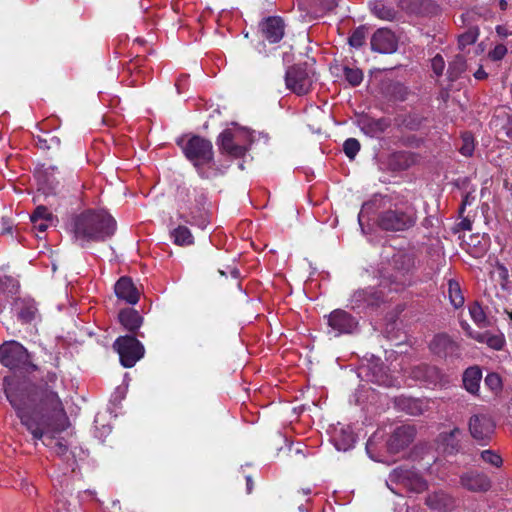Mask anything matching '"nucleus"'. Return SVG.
I'll use <instances>...</instances> for the list:
<instances>
[{"instance_id":"f257e3e1","label":"nucleus","mask_w":512,"mask_h":512,"mask_svg":"<svg viewBox=\"0 0 512 512\" xmlns=\"http://www.w3.org/2000/svg\"><path fill=\"white\" fill-rule=\"evenodd\" d=\"M4 391L33 439L41 440L45 446L53 448L58 456H66L68 445L57 436L70 426V422L58 394L45 388L37 391L35 398L30 399L7 377L4 378Z\"/></svg>"},{"instance_id":"f03ea898","label":"nucleus","mask_w":512,"mask_h":512,"mask_svg":"<svg viewBox=\"0 0 512 512\" xmlns=\"http://www.w3.org/2000/svg\"><path fill=\"white\" fill-rule=\"evenodd\" d=\"M68 230L72 240L84 247L87 243L105 241L114 235L116 221L104 210H87L71 219Z\"/></svg>"},{"instance_id":"7ed1b4c3","label":"nucleus","mask_w":512,"mask_h":512,"mask_svg":"<svg viewBox=\"0 0 512 512\" xmlns=\"http://www.w3.org/2000/svg\"><path fill=\"white\" fill-rule=\"evenodd\" d=\"M417 220L418 213L414 205L408 202L392 203L383 198L376 225L383 231L404 232L414 227Z\"/></svg>"},{"instance_id":"20e7f679","label":"nucleus","mask_w":512,"mask_h":512,"mask_svg":"<svg viewBox=\"0 0 512 512\" xmlns=\"http://www.w3.org/2000/svg\"><path fill=\"white\" fill-rule=\"evenodd\" d=\"M251 143V132L247 128L236 124L225 129L217 139L220 151L235 158L243 156Z\"/></svg>"},{"instance_id":"39448f33","label":"nucleus","mask_w":512,"mask_h":512,"mask_svg":"<svg viewBox=\"0 0 512 512\" xmlns=\"http://www.w3.org/2000/svg\"><path fill=\"white\" fill-rule=\"evenodd\" d=\"M177 143L181 146L186 158L196 167L200 176L208 177V175L202 171V168L213 162L214 153L212 143L200 136H192L186 142L181 140Z\"/></svg>"},{"instance_id":"423d86ee","label":"nucleus","mask_w":512,"mask_h":512,"mask_svg":"<svg viewBox=\"0 0 512 512\" xmlns=\"http://www.w3.org/2000/svg\"><path fill=\"white\" fill-rule=\"evenodd\" d=\"M391 265L394 273L387 277L385 284L389 281L390 291H399L403 289L408 283V274L414 267V259L412 255L405 252H397L392 258Z\"/></svg>"},{"instance_id":"0eeeda50","label":"nucleus","mask_w":512,"mask_h":512,"mask_svg":"<svg viewBox=\"0 0 512 512\" xmlns=\"http://www.w3.org/2000/svg\"><path fill=\"white\" fill-rule=\"evenodd\" d=\"M113 347L119 354L120 363L126 368L133 367L144 356L145 352L142 343L130 335L118 337Z\"/></svg>"},{"instance_id":"6e6552de","label":"nucleus","mask_w":512,"mask_h":512,"mask_svg":"<svg viewBox=\"0 0 512 512\" xmlns=\"http://www.w3.org/2000/svg\"><path fill=\"white\" fill-rule=\"evenodd\" d=\"M388 487L394 493H399L394 487L390 485H399L412 492H422L426 489V482L414 470L398 467L395 468L386 481Z\"/></svg>"},{"instance_id":"1a4fd4ad","label":"nucleus","mask_w":512,"mask_h":512,"mask_svg":"<svg viewBox=\"0 0 512 512\" xmlns=\"http://www.w3.org/2000/svg\"><path fill=\"white\" fill-rule=\"evenodd\" d=\"M328 334L339 337L352 334L358 329V320L342 309H335L327 316Z\"/></svg>"},{"instance_id":"9d476101","label":"nucleus","mask_w":512,"mask_h":512,"mask_svg":"<svg viewBox=\"0 0 512 512\" xmlns=\"http://www.w3.org/2000/svg\"><path fill=\"white\" fill-rule=\"evenodd\" d=\"M286 87L297 95L307 94L313 84V75L306 67L294 65L287 69L285 74Z\"/></svg>"},{"instance_id":"9b49d317","label":"nucleus","mask_w":512,"mask_h":512,"mask_svg":"<svg viewBox=\"0 0 512 512\" xmlns=\"http://www.w3.org/2000/svg\"><path fill=\"white\" fill-rule=\"evenodd\" d=\"M27 350L16 341L0 345V363L9 369L24 367L29 362Z\"/></svg>"},{"instance_id":"f8f14e48","label":"nucleus","mask_w":512,"mask_h":512,"mask_svg":"<svg viewBox=\"0 0 512 512\" xmlns=\"http://www.w3.org/2000/svg\"><path fill=\"white\" fill-rule=\"evenodd\" d=\"M387 285L381 282L380 289L367 288L356 291L351 299L352 307L354 309H364L366 307L378 306L384 299V289Z\"/></svg>"},{"instance_id":"ddd939ff","label":"nucleus","mask_w":512,"mask_h":512,"mask_svg":"<svg viewBox=\"0 0 512 512\" xmlns=\"http://www.w3.org/2000/svg\"><path fill=\"white\" fill-rule=\"evenodd\" d=\"M494 428L492 419L487 415H473L469 420L471 436L483 444L491 438Z\"/></svg>"},{"instance_id":"4468645a","label":"nucleus","mask_w":512,"mask_h":512,"mask_svg":"<svg viewBox=\"0 0 512 512\" xmlns=\"http://www.w3.org/2000/svg\"><path fill=\"white\" fill-rule=\"evenodd\" d=\"M14 311L17 318L22 323H31L40 320L41 315L39 312L37 302L31 297H20L14 301Z\"/></svg>"},{"instance_id":"2eb2a0df","label":"nucleus","mask_w":512,"mask_h":512,"mask_svg":"<svg viewBox=\"0 0 512 512\" xmlns=\"http://www.w3.org/2000/svg\"><path fill=\"white\" fill-rule=\"evenodd\" d=\"M371 49L378 53L390 54L397 49V39L388 29H378L371 38Z\"/></svg>"},{"instance_id":"dca6fc26","label":"nucleus","mask_w":512,"mask_h":512,"mask_svg":"<svg viewBox=\"0 0 512 512\" xmlns=\"http://www.w3.org/2000/svg\"><path fill=\"white\" fill-rule=\"evenodd\" d=\"M415 437V428L410 425L397 427L388 441V448L391 452L397 453L407 447Z\"/></svg>"},{"instance_id":"f3484780","label":"nucleus","mask_w":512,"mask_h":512,"mask_svg":"<svg viewBox=\"0 0 512 512\" xmlns=\"http://www.w3.org/2000/svg\"><path fill=\"white\" fill-rule=\"evenodd\" d=\"M461 486L472 492H486L491 487L490 479L477 471H469L461 475Z\"/></svg>"},{"instance_id":"a211bd4d","label":"nucleus","mask_w":512,"mask_h":512,"mask_svg":"<svg viewBox=\"0 0 512 512\" xmlns=\"http://www.w3.org/2000/svg\"><path fill=\"white\" fill-rule=\"evenodd\" d=\"M358 126L369 137H377L386 131L390 126V121L387 118L375 119L369 116H362L358 119Z\"/></svg>"},{"instance_id":"6ab92c4d","label":"nucleus","mask_w":512,"mask_h":512,"mask_svg":"<svg viewBox=\"0 0 512 512\" xmlns=\"http://www.w3.org/2000/svg\"><path fill=\"white\" fill-rule=\"evenodd\" d=\"M114 289L116 296L128 304L135 305L139 300V291L129 277H121Z\"/></svg>"},{"instance_id":"aec40b11","label":"nucleus","mask_w":512,"mask_h":512,"mask_svg":"<svg viewBox=\"0 0 512 512\" xmlns=\"http://www.w3.org/2000/svg\"><path fill=\"white\" fill-rule=\"evenodd\" d=\"M261 31L266 40L277 43L284 36V23L279 17H269L262 22Z\"/></svg>"},{"instance_id":"412c9836","label":"nucleus","mask_w":512,"mask_h":512,"mask_svg":"<svg viewBox=\"0 0 512 512\" xmlns=\"http://www.w3.org/2000/svg\"><path fill=\"white\" fill-rule=\"evenodd\" d=\"M462 328L467 332L469 337L475 339L479 343H486L489 347L500 350L504 344L502 335L491 334L489 332H475L471 329L467 322H461Z\"/></svg>"},{"instance_id":"4be33fe9","label":"nucleus","mask_w":512,"mask_h":512,"mask_svg":"<svg viewBox=\"0 0 512 512\" xmlns=\"http://www.w3.org/2000/svg\"><path fill=\"white\" fill-rule=\"evenodd\" d=\"M431 350L440 356H452L458 352V345L446 334L436 335L430 343Z\"/></svg>"},{"instance_id":"5701e85b","label":"nucleus","mask_w":512,"mask_h":512,"mask_svg":"<svg viewBox=\"0 0 512 512\" xmlns=\"http://www.w3.org/2000/svg\"><path fill=\"white\" fill-rule=\"evenodd\" d=\"M426 504L433 510L447 512L453 509V498L443 491L430 494L426 499Z\"/></svg>"},{"instance_id":"b1692460","label":"nucleus","mask_w":512,"mask_h":512,"mask_svg":"<svg viewBox=\"0 0 512 512\" xmlns=\"http://www.w3.org/2000/svg\"><path fill=\"white\" fill-rule=\"evenodd\" d=\"M118 318L122 326L131 332L138 330L143 322V318L138 311L132 308L121 310Z\"/></svg>"},{"instance_id":"393cba45","label":"nucleus","mask_w":512,"mask_h":512,"mask_svg":"<svg viewBox=\"0 0 512 512\" xmlns=\"http://www.w3.org/2000/svg\"><path fill=\"white\" fill-rule=\"evenodd\" d=\"M481 378L482 373L478 367H470L466 369L463 375V384L465 389L472 394H476L480 387Z\"/></svg>"},{"instance_id":"a878e982","label":"nucleus","mask_w":512,"mask_h":512,"mask_svg":"<svg viewBox=\"0 0 512 512\" xmlns=\"http://www.w3.org/2000/svg\"><path fill=\"white\" fill-rule=\"evenodd\" d=\"M174 244L178 246H189L194 243V237L186 226H178L170 232Z\"/></svg>"},{"instance_id":"bb28decb","label":"nucleus","mask_w":512,"mask_h":512,"mask_svg":"<svg viewBox=\"0 0 512 512\" xmlns=\"http://www.w3.org/2000/svg\"><path fill=\"white\" fill-rule=\"evenodd\" d=\"M370 8L372 12L382 20H392L395 18L396 11L393 7L387 6L384 0L370 1Z\"/></svg>"},{"instance_id":"cd10ccee","label":"nucleus","mask_w":512,"mask_h":512,"mask_svg":"<svg viewBox=\"0 0 512 512\" xmlns=\"http://www.w3.org/2000/svg\"><path fill=\"white\" fill-rule=\"evenodd\" d=\"M341 434L334 438L335 447L339 451H347L355 444V436L349 429H342Z\"/></svg>"},{"instance_id":"c85d7f7f","label":"nucleus","mask_w":512,"mask_h":512,"mask_svg":"<svg viewBox=\"0 0 512 512\" xmlns=\"http://www.w3.org/2000/svg\"><path fill=\"white\" fill-rule=\"evenodd\" d=\"M469 314L477 326L485 328L490 325V322L479 303L474 302L469 306Z\"/></svg>"},{"instance_id":"c756f323","label":"nucleus","mask_w":512,"mask_h":512,"mask_svg":"<svg viewBox=\"0 0 512 512\" xmlns=\"http://www.w3.org/2000/svg\"><path fill=\"white\" fill-rule=\"evenodd\" d=\"M466 60L462 55H456L449 63L448 75L451 80L458 79L460 75L466 70Z\"/></svg>"},{"instance_id":"7c9ffc66","label":"nucleus","mask_w":512,"mask_h":512,"mask_svg":"<svg viewBox=\"0 0 512 512\" xmlns=\"http://www.w3.org/2000/svg\"><path fill=\"white\" fill-rule=\"evenodd\" d=\"M448 296L451 304L455 308H459L464 304V297L462 295L460 285L455 280L448 281Z\"/></svg>"},{"instance_id":"2f4dec72","label":"nucleus","mask_w":512,"mask_h":512,"mask_svg":"<svg viewBox=\"0 0 512 512\" xmlns=\"http://www.w3.org/2000/svg\"><path fill=\"white\" fill-rule=\"evenodd\" d=\"M343 74L345 80L352 86H358L363 81V72L359 68L345 66Z\"/></svg>"},{"instance_id":"473e14b6","label":"nucleus","mask_w":512,"mask_h":512,"mask_svg":"<svg viewBox=\"0 0 512 512\" xmlns=\"http://www.w3.org/2000/svg\"><path fill=\"white\" fill-rule=\"evenodd\" d=\"M479 36V30L476 27L468 29L466 32L461 34L458 38V44L461 49L466 48L469 45L474 44Z\"/></svg>"},{"instance_id":"72a5a7b5","label":"nucleus","mask_w":512,"mask_h":512,"mask_svg":"<svg viewBox=\"0 0 512 512\" xmlns=\"http://www.w3.org/2000/svg\"><path fill=\"white\" fill-rule=\"evenodd\" d=\"M461 435V430L459 428L452 429L448 434H441V438L446 443L447 447L450 446L449 452L457 451L459 449V440L458 437Z\"/></svg>"},{"instance_id":"f704fd0d","label":"nucleus","mask_w":512,"mask_h":512,"mask_svg":"<svg viewBox=\"0 0 512 512\" xmlns=\"http://www.w3.org/2000/svg\"><path fill=\"white\" fill-rule=\"evenodd\" d=\"M359 150L360 143L355 138H348L343 144V151L345 155L350 159H354Z\"/></svg>"},{"instance_id":"c9c22d12","label":"nucleus","mask_w":512,"mask_h":512,"mask_svg":"<svg viewBox=\"0 0 512 512\" xmlns=\"http://www.w3.org/2000/svg\"><path fill=\"white\" fill-rule=\"evenodd\" d=\"M366 38V30L364 27H358L355 29L352 33V35L349 37V44L352 47L359 48L361 47Z\"/></svg>"},{"instance_id":"e433bc0d","label":"nucleus","mask_w":512,"mask_h":512,"mask_svg":"<svg viewBox=\"0 0 512 512\" xmlns=\"http://www.w3.org/2000/svg\"><path fill=\"white\" fill-rule=\"evenodd\" d=\"M480 456L484 462H486L494 467H500L502 465V458L495 451L484 450L481 452Z\"/></svg>"},{"instance_id":"4c0bfd02","label":"nucleus","mask_w":512,"mask_h":512,"mask_svg":"<svg viewBox=\"0 0 512 512\" xmlns=\"http://www.w3.org/2000/svg\"><path fill=\"white\" fill-rule=\"evenodd\" d=\"M474 151V140L473 137L466 133L462 136V145L460 147V153L464 156H471Z\"/></svg>"},{"instance_id":"58836bf2","label":"nucleus","mask_w":512,"mask_h":512,"mask_svg":"<svg viewBox=\"0 0 512 512\" xmlns=\"http://www.w3.org/2000/svg\"><path fill=\"white\" fill-rule=\"evenodd\" d=\"M54 220L53 214L48 210L47 207L39 205L35 208L34 212L30 216V220Z\"/></svg>"},{"instance_id":"ea45409f","label":"nucleus","mask_w":512,"mask_h":512,"mask_svg":"<svg viewBox=\"0 0 512 512\" xmlns=\"http://www.w3.org/2000/svg\"><path fill=\"white\" fill-rule=\"evenodd\" d=\"M415 372H425V375H419L418 373H415L416 378H424V379H432L434 376L438 375V369L434 366H428V365H420L413 369Z\"/></svg>"},{"instance_id":"a19ab883","label":"nucleus","mask_w":512,"mask_h":512,"mask_svg":"<svg viewBox=\"0 0 512 512\" xmlns=\"http://www.w3.org/2000/svg\"><path fill=\"white\" fill-rule=\"evenodd\" d=\"M507 52V47L504 44H498L488 52V58L492 61H500L506 56Z\"/></svg>"},{"instance_id":"79ce46f5","label":"nucleus","mask_w":512,"mask_h":512,"mask_svg":"<svg viewBox=\"0 0 512 512\" xmlns=\"http://www.w3.org/2000/svg\"><path fill=\"white\" fill-rule=\"evenodd\" d=\"M431 66H432L434 73L437 76L442 75L444 68H445V61H444L443 57L439 54L436 55L431 61Z\"/></svg>"},{"instance_id":"37998d69","label":"nucleus","mask_w":512,"mask_h":512,"mask_svg":"<svg viewBox=\"0 0 512 512\" xmlns=\"http://www.w3.org/2000/svg\"><path fill=\"white\" fill-rule=\"evenodd\" d=\"M485 384L491 389V390H498L501 387V379L500 377L495 374L491 373L488 374L485 378Z\"/></svg>"},{"instance_id":"c03bdc74","label":"nucleus","mask_w":512,"mask_h":512,"mask_svg":"<svg viewBox=\"0 0 512 512\" xmlns=\"http://www.w3.org/2000/svg\"><path fill=\"white\" fill-rule=\"evenodd\" d=\"M54 220H31L33 227L39 232H45L47 228L53 223Z\"/></svg>"},{"instance_id":"a18cd8bd","label":"nucleus","mask_w":512,"mask_h":512,"mask_svg":"<svg viewBox=\"0 0 512 512\" xmlns=\"http://www.w3.org/2000/svg\"><path fill=\"white\" fill-rule=\"evenodd\" d=\"M374 378L372 379V381L378 383L379 385H384V386H390L392 385V380L389 379L387 376L385 375H374L373 376Z\"/></svg>"},{"instance_id":"49530a36","label":"nucleus","mask_w":512,"mask_h":512,"mask_svg":"<svg viewBox=\"0 0 512 512\" xmlns=\"http://www.w3.org/2000/svg\"><path fill=\"white\" fill-rule=\"evenodd\" d=\"M190 223L193 225H197L201 229H205L207 227V225L209 224V220L204 216H201L199 219H196L193 217L192 221H190Z\"/></svg>"},{"instance_id":"de8ad7c7","label":"nucleus","mask_w":512,"mask_h":512,"mask_svg":"<svg viewBox=\"0 0 512 512\" xmlns=\"http://www.w3.org/2000/svg\"><path fill=\"white\" fill-rule=\"evenodd\" d=\"M372 207V203L371 202H367V203H364L363 206H362V209L358 215V222H359V225L362 227V220L363 218L365 217V213L370 210Z\"/></svg>"},{"instance_id":"09e8293b","label":"nucleus","mask_w":512,"mask_h":512,"mask_svg":"<svg viewBox=\"0 0 512 512\" xmlns=\"http://www.w3.org/2000/svg\"><path fill=\"white\" fill-rule=\"evenodd\" d=\"M496 33L500 37H507V36L511 35V32L503 25L496 26Z\"/></svg>"},{"instance_id":"8fccbe9b","label":"nucleus","mask_w":512,"mask_h":512,"mask_svg":"<svg viewBox=\"0 0 512 512\" xmlns=\"http://www.w3.org/2000/svg\"><path fill=\"white\" fill-rule=\"evenodd\" d=\"M488 74L485 72L482 66H480L477 71L474 72V77L477 80H484L486 79Z\"/></svg>"},{"instance_id":"3c124183","label":"nucleus","mask_w":512,"mask_h":512,"mask_svg":"<svg viewBox=\"0 0 512 512\" xmlns=\"http://www.w3.org/2000/svg\"><path fill=\"white\" fill-rule=\"evenodd\" d=\"M474 200V197L473 196H470V194H467L463 201H462V205H461V208H460V212L462 213L465 209V206L466 205H470L472 203V201Z\"/></svg>"},{"instance_id":"603ef678","label":"nucleus","mask_w":512,"mask_h":512,"mask_svg":"<svg viewBox=\"0 0 512 512\" xmlns=\"http://www.w3.org/2000/svg\"><path fill=\"white\" fill-rule=\"evenodd\" d=\"M460 226L463 230H471L472 229L471 221L466 218L461 221Z\"/></svg>"},{"instance_id":"864d4df0","label":"nucleus","mask_w":512,"mask_h":512,"mask_svg":"<svg viewBox=\"0 0 512 512\" xmlns=\"http://www.w3.org/2000/svg\"><path fill=\"white\" fill-rule=\"evenodd\" d=\"M499 270H500V276H501L503 279H507V277H508V271H507V269H506L504 266H499Z\"/></svg>"},{"instance_id":"5fc2aeb1","label":"nucleus","mask_w":512,"mask_h":512,"mask_svg":"<svg viewBox=\"0 0 512 512\" xmlns=\"http://www.w3.org/2000/svg\"><path fill=\"white\" fill-rule=\"evenodd\" d=\"M246 481H247V491H248V493H250L252 491V487H253L252 478L250 476H247Z\"/></svg>"},{"instance_id":"6e6d98bb","label":"nucleus","mask_w":512,"mask_h":512,"mask_svg":"<svg viewBox=\"0 0 512 512\" xmlns=\"http://www.w3.org/2000/svg\"><path fill=\"white\" fill-rule=\"evenodd\" d=\"M498 5L501 10L505 11L508 7V3L506 0H498Z\"/></svg>"},{"instance_id":"4d7b16f0","label":"nucleus","mask_w":512,"mask_h":512,"mask_svg":"<svg viewBox=\"0 0 512 512\" xmlns=\"http://www.w3.org/2000/svg\"><path fill=\"white\" fill-rule=\"evenodd\" d=\"M47 378H48L49 382H54V381H56L57 376L55 373H48Z\"/></svg>"},{"instance_id":"13d9d810","label":"nucleus","mask_w":512,"mask_h":512,"mask_svg":"<svg viewBox=\"0 0 512 512\" xmlns=\"http://www.w3.org/2000/svg\"><path fill=\"white\" fill-rule=\"evenodd\" d=\"M7 281H11V278L7 276L0 277V286H2V284L6 283Z\"/></svg>"},{"instance_id":"bf43d9fd","label":"nucleus","mask_w":512,"mask_h":512,"mask_svg":"<svg viewBox=\"0 0 512 512\" xmlns=\"http://www.w3.org/2000/svg\"><path fill=\"white\" fill-rule=\"evenodd\" d=\"M59 504H60V502H58V503H57V512H61V511H60Z\"/></svg>"},{"instance_id":"052dcab7","label":"nucleus","mask_w":512,"mask_h":512,"mask_svg":"<svg viewBox=\"0 0 512 512\" xmlns=\"http://www.w3.org/2000/svg\"><path fill=\"white\" fill-rule=\"evenodd\" d=\"M303 492H304L305 494H309V493H310V490H309V489H307V490H303Z\"/></svg>"},{"instance_id":"680f3d73","label":"nucleus","mask_w":512,"mask_h":512,"mask_svg":"<svg viewBox=\"0 0 512 512\" xmlns=\"http://www.w3.org/2000/svg\"><path fill=\"white\" fill-rule=\"evenodd\" d=\"M510 316H511V319H512V313L510 314Z\"/></svg>"}]
</instances>
